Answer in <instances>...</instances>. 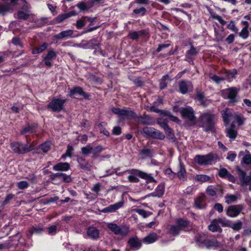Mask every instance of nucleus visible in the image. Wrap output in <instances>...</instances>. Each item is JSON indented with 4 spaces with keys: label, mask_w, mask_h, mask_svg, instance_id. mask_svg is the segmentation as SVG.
I'll return each instance as SVG.
<instances>
[{
    "label": "nucleus",
    "mask_w": 251,
    "mask_h": 251,
    "mask_svg": "<svg viewBox=\"0 0 251 251\" xmlns=\"http://www.w3.org/2000/svg\"><path fill=\"white\" fill-rule=\"evenodd\" d=\"M201 126L206 132H216L215 125L216 124V115L210 112H204L200 116Z\"/></svg>",
    "instance_id": "1"
},
{
    "label": "nucleus",
    "mask_w": 251,
    "mask_h": 251,
    "mask_svg": "<svg viewBox=\"0 0 251 251\" xmlns=\"http://www.w3.org/2000/svg\"><path fill=\"white\" fill-rule=\"evenodd\" d=\"M130 175L127 176L128 181L131 183H138L140 181L139 177L145 179L147 183L156 182V180L153 177L151 174H147L141 170L132 169L127 171Z\"/></svg>",
    "instance_id": "2"
},
{
    "label": "nucleus",
    "mask_w": 251,
    "mask_h": 251,
    "mask_svg": "<svg viewBox=\"0 0 251 251\" xmlns=\"http://www.w3.org/2000/svg\"><path fill=\"white\" fill-rule=\"evenodd\" d=\"M239 90L235 87H232L221 91L222 96L225 99L228 100V104L230 106H234L240 100L238 95Z\"/></svg>",
    "instance_id": "3"
},
{
    "label": "nucleus",
    "mask_w": 251,
    "mask_h": 251,
    "mask_svg": "<svg viewBox=\"0 0 251 251\" xmlns=\"http://www.w3.org/2000/svg\"><path fill=\"white\" fill-rule=\"evenodd\" d=\"M10 148L15 153L24 154L33 151L34 146L32 144H29L28 141L27 144L18 141L11 143Z\"/></svg>",
    "instance_id": "4"
},
{
    "label": "nucleus",
    "mask_w": 251,
    "mask_h": 251,
    "mask_svg": "<svg viewBox=\"0 0 251 251\" xmlns=\"http://www.w3.org/2000/svg\"><path fill=\"white\" fill-rule=\"evenodd\" d=\"M67 99L53 97L47 105L48 110L52 112L59 113L62 111H65V103L67 102Z\"/></svg>",
    "instance_id": "5"
},
{
    "label": "nucleus",
    "mask_w": 251,
    "mask_h": 251,
    "mask_svg": "<svg viewBox=\"0 0 251 251\" xmlns=\"http://www.w3.org/2000/svg\"><path fill=\"white\" fill-rule=\"evenodd\" d=\"M103 150V148L101 145L92 147L90 144L81 148V151L82 155L87 156L91 154V157L93 159H96L100 157V154Z\"/></svg>",
    "instance_id": "6"
},
{
    "label": "nucleus",
    "mask_w": 251,
    "mask_h": 251,
    "mask_svg": "<svg viewBox=\"0 0 251 251\" xmlns=\"http://www.w3.org/2000/svg\"><path fill=\"white\" fill-rule=\"evenodd\" d=\"M214 219L215 221H216L218 224H221L222 226L231 228L235 231H239L241 230L242 228L243 225V222L239 220L233 222L225 218H219Z\"/></svg>",
    "instance_id": "7"
},
{
    "label": "nucleus",
    "mask_w": 251,
    "mask_h": 251,
    "mask_svg": "<svg viewBox=\"0 0 251 251\" xmlns=\"http://www.w3.org/2000/svg\"><path fill=\"white\" fill-rule=\"evenodd\" d=\"M213 160L214 156L212 153L206 155H196L194 158V161L201 166L211 165Z\"/></svg>",
    "instance_id": "8"
},
{
    "label": "nucleus",
    "mask_w": 251,
    "mask_h": 251,
    "mask_svg": "<svg viewBox=\"0 0 251 251\" xmlns=\"http://www.w3.org/2000/svg\"><path fill=\"white\" fill-rule=\"evenodd\" d=\"M143 132L153 139L164 140V133L153 127L146 126L143 128Z\"/></svg>",
    "instance_id": "9"
},
{
    "label": "nucleus",
    "mask_w": 251,
    "mask_h": 251,
    "mask_svg": "<svg viewBox=\"0 0 251 251\" xmlns=\"http://www.w3.org/2000/svg\"><path fill=\"white\" fill-rule=\"evenodd\" d=\"M70 92L68 96L73 99H78L75 97L76 95L82 97L85 100H89L90 95L84 92L83 89L80 86H74L72 89H69Z\"/></svg>",
    "instance_id": "10"
},
{
    "label": "nucleus",
    "mask_w": 251,
    "mask_h": 251,
    "mask_svg": "<svg viewBox=\"0 0 251 251\" xmlns=\"http://www.w3.org/2000/svg\"><path fill=\"white\" fill-rule=\"evenodd\" d=\"M107 227L115 235H120L123 236H126L129 232L128 227L125 226L121 227L116 224L113 223H109Z\"/></svg>",
    "instance_id": "11"
},
{
    "label": "nucleus",
    "mask_w": 251,
    "mask_h": 251,
    "mask_svg": "<svg viewBox=\"0 0 251 251\" xmlns=\"http://www.w3.org/2000/svg\"><path fill=\"white\" fill-rule=\"evenodd\" d=\"M243 206L240 204L230 205L226 209V214L231 218L237 217L241 212Z\"/></svg>",
    "instance_id": "12"
},
{
    "label": "nucleus",
    "mask_w": 251,
    "mask_h": 251,
    "mask_svg": "<svg viewBox=\"0 0 251 251\" xmlns=\"http://www.w3.org/2000/svg\"><path fill=\"white\" fill-rule=\"evenodd\" d=\"M180 114L182 118L184 119H188L190 121H195L196 117L193 108L188 106L187 107H180Z\"/></svg>",
    "instance_id": "13"
},
{
    "label": "nucleus",
    "mask_w": 251,
    "mask_h": 251,
    "mask_svg": "<svg viewBox=\"0 0 251 251\" xmlns=\"http://www.w3.org/2000/svg\"><path fill=\"white\" fill-rule=\"evenodd\" d=\"M56 56L57 52L53 49L48 50L47 54L43 57L44 65L49 68L51 67L52 66L51 61L54 60Z\"/></svg>",
    "instance_id": "14"
},
{
    "label": "nucleus",
    "mask_w": 251,
    "mask_h": 251,
    "mask_svg": "<svg viewBox=\"0 0 251 251\" xmlns=\"http://www.w3.org/2000/svg\"><path fill=\"white\" fill-rule=\"evenodd\" d=\"M100 46L101 44L97 37L93 38L82 45L83 48L90 50H97V48H100Z\"/></svg>",
    "instance_id": "15"
},
{
    "label": "nucleus",
    "mask_w": 251,
    "mask_h": 251,
    "mask_svg": "<svg viewBox=\"0 0 251 251\" xmlns=\"http://www.w3.org/2000/svg\"><path fill=\"white\" fill-rule=\"evenodd\" d=\"M178 169L177 172L176 173V177L177 176L180 180L186 181L187 179V172L185 165L181 161L179 163Z\"/></svg>",
    "instance_id": "16"
},
{
    "label": "nucleus",
    "mask_w": 251,
    "mask_h": 251,
    "mask_svg": "<svg viewBox=\"0 0 251 251\" xmlns=\"http://www.w3.org/2000/svg\"><path fill=\"white\" fill-rule=\"evenodd\" d=\"M206 235L202 232H199L196 234L194 240L199 248H203L205 246Z\"/></svg>",
    "instance_id": "17"
},
{
    "label": "nucleus",
    "mask_w": 251,
    "mask_h": 251,
    "mask_svg": "<svg viewBox=\"0 0 251 251\" xmlns=\"http://www.w3.org/2000/svg\"><path fill=\"white\" fill-rule=\"evenodd\" d=\"M124 202L122 201L103 208L100 211L104 213L115 212L124 206Z\"/></svg>",
    "instance_id": "18"
},
{
    "label": "nucleus",
    "mask_w": 251,
    "mask_h": 251,
    "mask_svg": "<svg viewBox=\"0 0 251 251\" xmlns=\"http://www.w3.org/2000/svg\"><path fill=\"white\" fill-rule=\"evenodd\" d=\"M219 176L223 179H227L229 182L235 183V178L225 168H221L218 172Z\"/></svg>",
    "instance_id": "19"
},
{
    "label": "nucleus",
    "mask_w": 251,
    "mask_h": 251,
    "mask_svg": "<svg viewBox=\"0 0 251 251\" xmlns=\"http://www.w3.org/2000/svg\"><path fill=\"white\" fill-rule=\"evenodd\" d=\"M38 127V124L37 123H29L26 124V126L22 128L20 131L21 135H26L27 133H34L36 132V129Z\"/></svg>",
    "instance_id": "20"
},
{
    "label": "nucleus",
    "mask_w": 251,
    "mask_h": 251,
    "mask_svg": "<svg viewBox=\"0 0 251 251\" xmlns=\"http://www.w3.org/2000/svg\"><path fill=\"white\" fill-rule=\"evenodd\" d=\"M137 117L136 113L128 108L127 109H123L121 119L131 120H136Z\"/></svg>",
    "instance_id": "21"
},
{
    "label": "nucleus",
    "mask_w": 251,
    "mask_h": 251,
    "mask_svg": "<svg viewBox=\"0 0 251 251\" xmlns=\"http://www.w3.org/2000/svg\"><path fill=\"white\" fill-rule=\"evenodd\" d=\"M205 196L202 194L201 196L195 199L194 206L198 209H204L206 208L207 204L205 202Z\"/></svg>",
    "instance_id": "22"
},
{
    "label": "nucleus",
    "mask_w": 251,
    "mask_h": 251,
    "mask_svg": "<svg viewBox=\"0 0 251 251\" xmlns=\"http://www.w3.org/2000/svg\"><path fill=\"white\" fill-rule=\"evenodd\" d=\"M71 168V165L70 163L68 162H60L52 167V170L54 171L58 172H67L69 171Z\"/></svg>",
    "instance_id": "23"
},
{
    "label": "nucleus",
    "mask_w": 251,
    "mask_h": 251,
    "mask_svg": "<svg viewBox=\"0 0 251 251\" xmlns=\"http://www.w3.org/2000/svg\"><path fill=\"white\" fill-rule=\"evenodd\" d=\"M223 121L225 125H228L230 122V119L234 116V114L231 112L228 108H226L221 112Z\"/></svg>",
    "instance_id": "24"
},
{
    "label": "nucleus",
    "mask_w": 251,
    "mask_h": 251,
    "mask_svg": "<svg viewBox=\"0 0 251 251\" xmlns=\"http://www.w3.org/2000/svg\"><path fill=\"white\" fill-rule=\"evenodd\" d=\"M45 230V228L42 224H38L31 227L29 230L28 232L30 236L33 234L41 235Z\"/></svg>",
    "instance_id": "25"
},
{
    "label": "nucleus",
    "mask_w": 251,
    "mask_h": 251,
    "mask_svg": "<svg viewBox=\"0 0 251 251\" xmlns=\"http://www.w3.org/2000/svg\"><path fill=\"white\" fill-rule=\"evenodd\" d=\"M87 235L93 240H97L100 237V231L96 227L89 226L87 230Z\"/></svg>",
    "instance_id": "26"
},
{
    "label": "nucleus",
    "mask_w": 251,
    "mask_h": 251,
    "mask_svg": "<svg viewBox=\"0 0 251 251\" xmlns=\"http://www.w3.org/2000/svg\"><path fill=\"white\" fill-rule=\"evenodd\" d=\"M73 34V30L68 29L60 32L58 34L54 35L53 37L54 39L56 40L65 39L72 37Z\"/></svg>",
    "instance_id": "27"
},
{
    "label": "nucleus",
    "mask_w": 251,
    "mask_h": 251,
    "mask_svg": "<svg viewBox=\"0 0 251 251\" xmlns=\"http://www.w3.org/2000/svg\"><path fill=\"white\" fill-rule=\"evenodd\" d=\"M165 192V184L160 183L155 188V191L150 195L153 197L161 198L163 196Z\"/></svg>",
    "instance_id": "28"
},
{
    "label": "nucleus",
    "mask_w": 251,
    "mask_h": 251,
    "mask_svg": "<svg viewBox=\"0 0 251 251\" xmlns=\"http://www.w3.org/2000/svg\"><path fill=\"white\" fill-rule=\"evenodd\" d=\"M76 15H77V13L75 11H71L68 13H63L57 16L56 18V21L58 23H60L65 20Z\"/></svg>",
    "instance_id": "29"
},
{
    "label": "nucleus",
    "mask_w": 251,
    "mask_h": 251,
    "mask_svg": "<svg viewBox=\"0 0 251 251\" xmlns=\"http://www.w3.org/2000/svg\"><path fill=\"white\" fill-rule=\"evenodd\" d=\"M205 95L203 92L199 89H196V94L195 95V99L197 100L200 103L201 105L203 107L207 106L206 100H204Z\"/></svg>",
    "instance_id": "30"
},
{
    "label": "nucleus",
    "mask_w": 251,
    "mask_h": 251,
    "mask_svg": "<svg viewBox=\"0 0 251 251\" xmlns=\"http://www.w3.org/2000/svg\"><path fill=\"white\" fill-rule=\"evenodd\" d=\"M131 249H139L142 246V243L137 237H131L127 241Z\"/></svg>",
    "instance_id": "31"
},
{
    "label": "nucleus",
    "mask_w": 251,
    "mask_h": 251,
    "mask_svg": "<svg viewBox=\"0 0 251 251\" xmlns=\"http://www.w3.org/2000/svg\"><path fill=\"white\" fill-rule=\"evenodd\" d=\"M136 120L138 122L141 124L143 125H151L152 124V118L148 115H144L143 116H138Z\"/></svg>",
    "instance_id": "32"
},
{
    "label": "nucleus",
    "mask_w": 251,
    "mask_h": 251,
    "mask_svg": "<svg viewBox=\"0 0 251 251\" xmlns=\"http://www.w3.org/2000/svg\"><path fill=\"white\" fill-rule=\"evenodd\" d=\"M158 239V235L153 232L149 234L143 239V242L146 244H150L156 242Z\"/></svg>",
    "instance_id": "33"
},
{
    "label": "nucleus",
    "mask_w": 251,
    "mask_h": 251,
    "mask_svg": "<svg viewBox=\"0 0 251 251\" xmlns=\"http://www.w3.org/2000/svg\"><path fill=\"white\" fill-rule=\"evenodd\" d=\"M58 179H60L62 182L66 183H70L73 180V177L70 175H67L62 172H59Z\"/></svg>",
    "instance_id": "34"
},
{
    "label": "nucleus",
    "mask_w": 251,
    "mask_h": 251,
    "mask_svg": "<svg viewBox=\"0 0 251 251\" xmlns=\"http://www.w3.org/2000/svg\"><path fill=\"white\" fill-rule=\"evenodd\" d=\"M190 221L188 220H184L183 218H178L176 220V224L180 230H182L184 228L187 227Z\"/></svg>",
    "instance_id": "35"
},
{
    "label": "nucleus",
    "mask_w": 251,
    "mask_h": 251,
    "mask_svg": "<svg viewBox=\"0 0 251 251\" xmlns=\"http://www.w3.org/2000/svg\"><path fill=\"white\" fill-rule=\"evenodd\" d=\"M179 92L183 94H186L188 91V87L187 82L185 80H181L178 83Z\"/></svg>",
    "instance_id": "36"
},
{
    "label": "nucleus",
    "mask_w": 251,
    "mask_h": 251,
    "mask_svg": "<svg viewBox=\"0 0 251 251\" xmlns=\"http://www.w3.org/2000/svg\"><path fill=\"white\" fill-rule=\"evenodd\" d=\"M208 229L212 232H219V233H221L223 231L222 228L215 221V219H213L211 222L210 224L208 226Z\"/></svg>",
    "instance_id": "37"
},
{
    "label": "nucleus",
    "mask_w": 251,
    "mask_h": 251,
    "mask_svg": "<svg viewBox=\"0 0 251 251\" xmlns=\"http://www.w3.org/2000/svg\"><path fill=\"white\" fill-rule=\"evenodd\" d=\"M220 245V242L217 240L213 239H209L206 238L204 247L207 249H209L211 247H218Z\"/></svg>",
    "instance_id": "38"
},
{
    "label": "nucleus",
    "mask_w": 251,
    "mask_h": 251,
    "mask_svg": "<svg viewBox=\"0 0 251 251\" xmlns=\"http://www.w3.org/2000/svg\"><path fill=\"white\" fill-rule=\"evenodd\" d=\"M164 131L166 134L167 137L169 140L174 142L176 141V137L173 129L170 126L165 129Z\"/></svg>",
    "instance_id": "39"
},
{
    "label": "nucleus",
    "mask_w": 251,
    "mask_h": 251,
    "mask_svg": "<svg viewBox=\"0 0 251 251\" xmlns=\"http://www.w3.org/2000/svg\"><path fill=\"white\" fill-rule=\"evenodd\" d=\"M51 145L50 141H46L40 145L39 148L44 153H46L50 150Z\"/></svg>",
    "instance_id": "40"
},
{
    "label": "nucleus",
    "mask_w": 251,
    "mask_h": 251,
    "mask_svg": "<svg viewBox=\"0 0 251 251\" xmlns=\"http://www.w3.org/2000/svg\"><path fill=\"white\" fill-rule=\"evenodd\" d=\"M10 10L9 3H0V15H5Z\"/></svg>",
    "instance_id": "41"
},
{
    "label": "nucleus",
    "mask_w": 251,
    "mask_h": 251,
    "mask_svg": "<svg viewBox=\"0 0 251 251\" xmlns=\"http://www.w3.org/2000/svg\"><path fill=\"white\" fill-rule=\"evenodd\" d=\"M169 78L168 75H163L159 80V88L160 90H163L165 89L167 86V83L166 80Z\"/></svg>",
    "instance_id": "42"
},
{
    "label": "nucleus",
    "mask_w": 251,
    "mask_h": 251,
    "mask_svg": "<svg viewBox=\"0 0 251 251\" xmlns=\"http://www.w3.org/2000/svg\"><path fill=\"white\" fill-rule=\"evenodd\" d=\"M234 118L238 126H241L244 124V122L246 120L242 114H236L234 113Z\"/></svg>",
    "instance_id": "43"
},
{
    "label": "nucleus",
    "mask_w": 251,
    "mask_h": 251,
    "mask_svg": "<svg viewBox=\"0 0 251 251\" xmlns=\"http://www.w3.org/2000/svg\"><path fill=\"white\" fill-rule=\"evenodd\" d=\"M195 179L197 181L203 183L208 181L210 179V177L205 175H197L195 177Z\"/></svg>",
    "instance_id": "44"
},
{
    "label": "nucleus",
    "mask_w": 251,
    "mask_h": 251,
    "mask_svg": "<svg viewBox=\"0 0 251 251\" xmlns=\"http://www.w3.org/2000/svg\"><path fill=\"white\" fill-rule=\"evenodd\" d=\"M238 134L237 130L226 129V136L230 139L234 140Z\"/></svg>",
    "instance_id": "45"
},
{
    "label": "nucleus",
    "mask_w": 251,
    "mask_h": 251,
    "mask_svg": "<svg viewBox=\"0 0 251 251\" xmlns=\"http://www.w3.org/2000/svg\"><path fill=\"white\" fill-rule=\"evenodd\" d=\"M152 151L151 149L144 148L140 151V155H144L146 157H151L152 156Z\"/></svg>",
    "instance_id": "46"
},
{
    "label": "nucleus",
    "mask_w": 251,
    "mask_h": 251,
    "mask_svg": "<svg viewBox=\"0 0 251 251\" xmlns=\"http://www.w3.org/2000/svg\"><path fill=\"white\" fill-rule=\"evenodd\" d=\"M180 230L177 225H172L169 229V233L174 236H176L180 233Z\"/></svg>",
    "instance_id": "47"
},
{
    "label": "nucleus",
    "mask_w": 251,
    "mask_h": 251,
    "mask_svg": "<svg viewBox=\"0 0 251 251\" xmlns=\"http://www.w3.org/2000/svg\"><path fill=\"white\" fill-rule=\"evenodd\" d=\"M16 14L17 18L19 20H23L26 21L29 17V15L28 14L26 13L22 10L18 11Z\"/></svg>",
    "instance_id": "48"
},
{
    "label": "nucleus",
    "mask_w": 251,
    "mask_h": 251,
    "mask_svg": "<svg viewBox=\"0 0 251 251\" xmlns=\"http://www.w3.org/2000/svg\"><path fill=\"white\" fill-rule=\"evenodd\" d=\"M226 28L235 33L238 32L239 29L236 26L235 22L233 20H231L229 22V23L226 25Z\"/></svg>",
    "instance_id": "49"
},
{
    "label": "nucleus",
    "mask_w": 251,
    "mask_h": 251,
    "mask_svg": "<svg viewBox=\"0 0 251 251\" xmlns=\"http://www.w3.org/2000/svg\"><path fill=\"white\" fill-rule=\"evenodd\" d=\"M226 202L227 204H230L232 202L236 201L237 200V197L234 195L227 194L225 196Z\"/></svg>",
    "instance_id": "50"
},
{
    "label": "nucleus",
    "mask_w": 251,
    "mask_h": 251,
    "mask_svg": "<svg viewBox=\"0 0 251 251\" xmlns=\"http://www.w3.org/2000/svg\"><path fill=\"white\" fill-rule=\"evenodd\" d=\"M133 12L135 14L140 15L141 16H144L146 14L147 9L144 7H141L139 8L134 9Z\"/></svg>",
    "instance_id": "51"
},
{
    "label": "nucleus",
    "mask_w": 251,
    "mask_h": 251,
    "mask_svg": "<svg viewBox=\"0 0 251 251\" xmlns=\"http://www.w3.org/2000/svg\"><path fill=\"white\" fill-rule=\"evenodd\" d=\"M12 43L21 48H23V45L22 43L20 38L18 36H15L12 38L11 40Z\"/></svg>",
    "instance_id": "52"
},
{
    "label": "nucleus",
    "mask_w": 251,
    "mask_h": 251,
    "mask_svg": "<svg viewBox=\"0 0 251 251\" xmlns=\"http://www.w3.org/2000/svg\"><path fill=\"white\" fill-rule=\"evenodd\" d=\"M199 50L195 47H191L190 49L187 50L186 53L195 57L199 53Z\"/></svg>",
    "instance_id": "53"
},
{
    "label": "nucleus",
    "mask_w": 251,
    "mask_h": 251,
    "mask_svg": "<svg viewBox=\"0 0 251 251\" xmlns=\"http://www.w3.org/2000/svg\"><path fill=\"white\" fill-rule=\"evenodd\" d=\"M76 161L79 164V166L82 169H85L87 168V164H84L85 159L82 156H78L76 158Z\"/></svg>",
    "instance_id": "54"
},
{
    "label": "nucleus",
    "mask_w": 251,
    "mask_h": 251,
    "mask_svg": "<svg viewBox=\"0 0 251 251\" xmlns=\"http://www.w3.org/2000/svg\"><path fill=\"white\" fill-rule=\"evenodd\" d=\"M211 16L213 19L217 20L222 25H224L226 24V22L219 15L215 13H211Z\"/></svg>",
    "instance_id": "55"
},
{
    "label": "nucleus",
    "mask_w": 251,
    "mask_h": 251,
    "mask_svg": "<svg viewBox=\"0 0 251 251\" xmlns=\"http://www.w3.org/2000/svg\"><path fill=\"white\" fill-rule=\"evenodd\" d=\"M76 6L79 8L80 12H85L88 10L87 4L86 3V2L84 1H81L78 3L76 5Z\"/></svg>",
    "instance_id": "56"
},
{
    "label": "nucleus",
    "mask_w": 251,
    "mask_h": 251,
    "mask_svg": "<svg viewBox=\"0 0 251 251\" xmlns=\"http://www.w3.org/2000/svg\"><path fill=\"white\" fill-rule=\"evenodd\" d=\"M165 174L167 175L171 179L176 177V173L173 172L170 168H167L165 170Z\"/></svg>",
    "instance_id": "57"
},
{
    "label": "nucleus",
    "mask_w": 251,
    "mask_h": 251,
    "mask_svg": "<svg viewBox=\"0 0 251 251\" xmlns=\"http://www.w3.org/2000/svg\"><path fill=\"white\" fill-rule=\"evenodd\" d=\"M167 43L165 44H160L158 45V48L155 51L156 52H159L163 49L167 48L171 46V44L169 43L170 42L169 41H167Z\"/></svg>",
    "instance_id": "58"
},
{
    "label": "nucleus",
    "mask_w": 251,
    "mask_h": 251,
    "mask_svg": "<svg viewBox=\"0 0 251 251\" xmlns=\"http://www.w3.org/2000/svg\"><path fill=\"white\" fill-rule=\"evenodd\" d=\"M248 29L246 27H243L241 32L239 33V35L243 39H246L249 37Z\"/></svg>",
    "instance_id": "59"
},
{
    "label": "nucleus",
    "mask_w": 251,
    "mask_h": 251,
    "mask_svg": "<svg viewBox=\"0 0 251 251\" xmlns=\"http://www.w3.org/2000/svg\"><path fill=\"white\" fill-rule=\"evenodd\" d=\"M206 194L210 196L214 197L216 195V192L215 190V188L214 189L212 188V185L209 186L207 189H206Z\"/></svg>",
    "instance_id": "60"
},
{
    "label": "nucleus",
    "mask_w": 251,
    "mask_h": 251,
    "mask_svg": "<svg viewBox=\"0 0 251 251\" xmlns=\"http://www.w3.org/2000/svg\"><path fill=\"white\" fill-rule=\"evenodd\" d=\"M48 234L50 235H54L56 233L57 226L56 225H52L47 228Z\"/></svg>",
    "instance_id": "61"
},
{
    "label": "nucleus",
    "mask_w": 251,
    "mask_h": 251,
    "mask_svg": "<svg viewBox=\"0 0 251 251\" xmlns=\"http://www.w3.org/2000/svg\"><path fill=\"white\" fill-rule=\"evenodd\" d=\"M157 124L164 130L169 127L167 121L166 119H162L157 121Z\"/></svg>",
    "instance_id": "62"
},
{
    "label": "nucleus",
    "mask_w": 251,
    "mask_h": 251,
    "mask_svg": "<svg viewBox=\"0 0 251 251\" xmlns=\"http://www.w3.org/2000/svg\"><path fill=\"white\" fill-rule=\"evenodd\" d=\"M139 33L137 31H132L129 33L127 37L129 39L133 40H137L139 39Z\"/></svg>",
    "instance_id": "63"
},
{
    "label": "nucleus",
    "mask_w": 251,
    "mask_h": 251,
    "mask_svg": "<svg viewBox=\"0 0 251 251\" xmlns=\"http://www.w3.org/2000/svg\"><path fill=\"white\" fill-rule=\"evenodd\" d=\"M29 186L28 182L26 181H21L17 183V186L19 189L24 190L27 188Z\"/></svg>",
    "instance_id": "64"
}]
</instances>
